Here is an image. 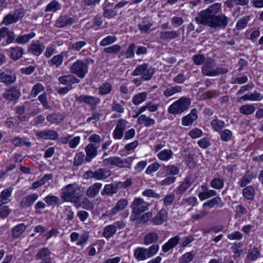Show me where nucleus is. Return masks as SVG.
<instances>
[{
    "instance_id": "1",
    "label": "nucleus",
    "mask_w": 263,
    "mask_h": 263,
    "mask_svg": "<svg viewBox=\"0 0 263 263\" xmlns=\"http://www.w3.org/2000/svg\"><path fill=\"white\" fill-rule=\"evenodd\" d=\"M83 194V191L79 185L76 183L69 184L62 189L61 197L65 201L77 204Z\"/></svg>"
},
{
    "instance_id": "2",
    "label": "nucleus",
    "mask_w": 263,
    "mask_h": 263,
    "mask_svg": "<svg viewBox=\"0 0 263 263\" xmlns=\"http://www.w3.org/2000/svg\"><path fill=\"white\" fill-rule=\"evenodd\" d=\"M219 3H215L210 6L208 9L201 11L196 17L195 20L199 24H202L211 27L213 19L215 15L221 9Z\"/></svg>"
},
{
    "instance_id": "3",
    "label": "nucleus",
    "mask_w": 263,
    "mask_h": 263,
    "mask_svg": "<svg viewBox=\"0 0 263 263\" xmlns=\"http://www.w3.org/2000/svg\"><path fill=\"white\" fill-rule=\"evenodd\" d=\"M158 245H152L148 248L137 247L134 250V256L137 261H143L155 256L158 252Z\"/></svg>"
},
{
    "instance_id": "4",
    "label": "nucleus",
    "mask_w": 263,
    "mask_h": 263,
    "mask_svg": "<svg viewBox=\"0 0 263 263\" xmlns=\"http://www.w3.org/2000/svg\"><path fill=\"white\" fill-rule=\"evenodd\" d=\"M133 159L132 157H128L126 159L122 158L119 157H111L105 159L102 164L105 166H115L118 167H128L130 168L132 165Z\"/></svg>"
},
{
    "instance_id": "5",
    "label": "nucleus",
    "mask_w": 263,
    "mask_h": 263,
    "mask_svg": "<svg viewBox=\"0 0 263 263\" xmlns=\"http://www.w3.org/2000/svg\"><path fill=\"white\" fill-rule=\"evenodd\" d=\"M190 99L182 97L171 105L168 108V111L170 114L173 115L180 114L187 109L190 107Z\"/></svg>"
},
{
    "instance_id": "6",
    "label": "nucleus",
    "mask_w": 263,
    "mask_h": 263,
    "mask_svg": "<svg viewBox=\"0 0 263 263\" xmlns=\"http://www.w3.org/2000/svg\"><path fill=\"white\" fill-rule=\"evenodd\" d=\"M88 61L86 59H83L74 62L70 68V71L79 78H84L88 72Z\"/></svg>"
},
{
    "instance_id": "7",
    "label": "nucleus",
    "mask_w": 263,
    "mask_h": 263,
    "mask_svg": "<svg viewBox=\"0 0 263 263\" xmlns=\"http://www.w3.org/2000/svg\"><path fill=\"white\" fill-rule=\"evenodd\" d=\"M214 63L211 59H208L202 69V73L208 76L213 77L221 73H226L228 70L225 68H216L214 69Z\"/></svg>"
},
{
    "instance_id": "8",
    "label": "nucleus",
    "mask_w": 263,
    "mask_h": 263,
    "mask_svg": "<svg viewBox=\"0 0 263 263\" xmlns=\"http://www.w3.org/2000/svg\"><path fill=\"white\" fill-rule=\"evenodd\" d=\"M154 73V69L148 68V65L146 63H144L137 66L135 69L132 72V75L137 76L142 74L143 78L146 80H148L151 79Z\"/></svg>"
},
{
    "instance_id": "9",
    "label": "nucleus",
    "mask_w": 263,
    "mask_h": 263,
    "mask_svg": "<svg viewBox=\"0 0 263 263\" xmlns=\"http://www.w3.org/2000/svg\"><path fill=\"white\" fill-rule=\"evenodd\" d=\"M149 206V203L145 202L141 198H136L134 200L131 205V208L133 213L136 215H138L142 212L147 211L148 209Z\"/></svg>"
},
{
    "instance_id": "10",
    "label": "nucleus",
    "mask_w": 263,
    "mask_h": 263,
    "mask_svg": "<svg viewBox=\"0 0 263 263\" xmlns=\"http://www.w3.org/2000/svg\"><path fill=\"white\" fill-rule=\"evenodd\" d=\"M128 201L126 199H121L116 203L114 207L108 210L105 213V215L111 217L123 211L127 206Z\"/></svg>"
},
{
    "instance_id": "11",
    "label": "nucleus",
    "mask_w": 263,
    "mask_h": 263,
    "mask_svg": "<svg viewBox=\"0 0 263 263\" xmlns=\"http://www.w3.org/2000/svg\"><path fill=\"white\" fill-rule=\"evenodd\" d=\"M21 96V92L16 87L12 86L5 90L3 94V97L6 100L9 101H15Z\"/></svg>"
},
{
    "instance_id": "12",
    "label": "nucleus",
    "mask_w": 263,
    "mask_h": 263,
    "mask_svg": "<svg viewBox=\"0 0 263 263\" xmlns=\"http://www.w3.org/2000/svg\"><path fill=\"white\" fill-rule=\"evenodd\" d=\"M141 114L139 113L138 110L136 115L133 116L134 118H137L138 124L143 125L145 127H149L155 124V120L154 119L146 116L145 115Z\"/></svg>"
},
{
    "instance_id": "13",
    "label": "nucleus",
    "mask_w": 263,
    "mask_h": 263,
    "mask_svg": "<svg viewBox=\"0 0 263 263\" xmlns=\"http://www.w3.org/2000/svg\"><path fill=\"white\" fill-rule=\"evenodd\" d=\"M36 135L39 139L51 140H55L59 137L58 133L52 130H44L38 132L36 133Z\"/></svg>"
},
{
    "instance_id": "14",
    "label": "nucleus",
    "mask_w": 263,
    "mask_h": 263,
    "mask_svg": "<svg viewBox=\"0 0 263 263\" xmlns=\"http://www.w3.org/2000/svg\"><path fill=\"white\" fill-rule=\"evenodd\" d=\"M59 140L61 143H68L69 147L74 148L80 144L81 137L76 136L72 138V136L69 135L66 137H62Z\"/></svg>"
},
{
    "instance_id": "15",
    "label": "nucleus",
    "mask_w": 263,
    "mask_h": 263,
    "mask_svg": "<svg viewBox=\"0 0 263 263\" xmlns=\"http://www.w3.org/2000/svg\"><path fill=\"white\" fill-rule=\"evenodd\" d=\"M69 56L67 51H62L59 54L54 55L51 60L48 61V64L50 66H55L56 67H59L62 65L64 57Z\"/></svg>"
},
{
    "instance_id": "16",
    "label": "nucleus",
    "mask_w": 263,
    "mask_h": 263,
    "mask_svg": "<svg viewBox=\"0 0 263 263\" xmlns=\"http://www.w3.org/2000/svg\"><path fill=\"white\" fill-rule=\"evenodd\" d=\"M76 101L80 103H85L91 105H96L100 102L98 97L88 95H82L76 98Z\"/></svg>"
},
{
    "instance_id": "17",
    "label": "nucleus",
    "mask_w": 263,
    "mask_h": 263,
    "mask_svg": "<svg viewBox=\"0 0 263 263\" xmlns=\"http://www.w3.org/2000/svg\"><path fill=\"white\" fill-rule=\"evenodd\" d=\"M211 27L213 28H224L228 25V23L227 17L224 15L222 14L218 15H215Z\"/></svg>"
},
{
    "instance_id": "18",
    "label": "nucleus",
    "mask_w": 263,
    "mask_h": 263,
    "mask_svg": "<svg viewBox=\"0 0 263 263\" xmlns=\"http://www.w3.org/2000/svg\"><path fill=\"white\" fill-rule=\"evenodd\" d=\"M200 187L202 192H200L198 196L202 201L216 195V192L213 190H209L205 184L201 185Z\"/></svg>"
},
{
    "instance_id": "19",
    "label": "nucleus",
    "mask_w": 263,
    "mask_h": 263,
    "mask_svg": "<svg viewBox=\"0 0 263 263\" xmlns=\"http://www.w3.org/2000/svg\"><path fill=\"white\" fill-rule=\"evenodd\" d=\"M197 118L196 109H193L189 114L182 118V124L184 126H190L197 120Z\"/></svg>"
},
{
    "instance_id": "20",
    "label": "nucleus",
    "mask_w": 263,
    "mask_h": 263,
    "mask_svg": "<svg viewBox=\"0 0 263 263\" xmlns=\"http://www.w3.org/2000/svg\"><path fill=\"white\" fill-rule=\"evenodd\" d=\"M86 160L90 162L97 155V147L92 143L88 144L85 147Z\"/></svg>"
},
{
    "instance_id": "21",
    "label": "nucleus",
    "mask_w": 263,
    "mask_h": 263,
    "mask_svg": "<svg viewBox=\"0 0 263 263\" xmlns=\"http://www.w3.org/2000/svg\"><path fill=\"white\" fill-rule=\"evenodd\" d=\"M180 239V237L178 235L171 238L167 242L162 246V250L164 252L169 251L178 244Z\"/></svg>"
},
{
    "instance_id": "22",
    "label": "nucleus",
    "mask_w": 263,
    "mask_h": 263,
    "mask_svg": "<svg viewBox=\"0 0 263 263\" xmlns=\"http://www.w3.org/2000/svg\"><path fill=\"white\" fill-rule=\"evenodd\" d=\"M102 186V183L99 182L90 185L87 190V196L89 198H94L99 194Z\"/></svg>"
},
{
    "instance_id": "23",
    "label": "nucleus",
    "mask_w": 263,
    "mask_h": 263,
    "mask_svg": "<svg viewBox=\"0 0 263 263\" xmlns=\"http://www.w3.org/2000/svg\"><path fill=\"white\" fill-rule=\"evenodd\" d=\"M167 219V212L164 209H162L156 215L153 220L155 224H161Z\"/></svg>"
},
{
    "instance_id": "24",
    "label": "nucleus",
    "mask_w": 263,
    "mask_h": 263,
    "mask_svg": "<svg viewBox=\"0 0 263 263\" xmlns=\"http://www.w3.org/2000/svg\"><path fill=\"white\" fill-rule=\"evenodd\" d=\"M159 107V104L154 103L153 102H148L139 108V113L142 114L145 110H147L150 112L157 111Z\"/></svg>"
},
{
    "instance_id": "25",
    "label": "nucleus",
    "mask_w": 263,
    "mask_h": 263,
    "mask_svg": "<svg viewBox=\"0 0 263 263\" xmlns=\"http://www.w3.org/2000/svg\"><path fill=\"white\" fill-rule=\"evenodd\" d=\"M157 156L161 161H168L173 158V152L171 149H164L158 152Z\"/></svg>"
},
{
    "instance_id": "26",
    "label": "nucleus",
    "mask_w": 263,
    "mask_h": 263,
    "mask_svg": "<svg viewBox=\"0 0 263 263\" xmlns=\"http://www.w3.org/2000/svg\"><path fill=\"white\" fill-rule=\"evenodd\" d=\"M59 81L61 84L64 85L78 83L80 81L78 79L72 75L61 76L59 78Z\"/></svg>"
},
{
    "instance_id": "27",
    "label": "nucleus",
    "mask_w": 263,
    "mask_h": 263,
    "mask_svg": "<svg viewBox=\"0 0 263 263\" xmlns=\"http://www.w3.org/2000/svg\"><path fill=\"white\" fill-rule=\"evenodd\" d=\"M15 75L13 73L2 72L0 73V80L7 85H9L15 81Z\"/></svg>"
},
{
    "instance_id": "28",
    "label": "nucleus",
    "mask_w": 263,
    "mask_h": 263,
    "mask_svg": "<svg viewBox=\"0 0 263 263\" xmlns=\"http://www.w3.org/2000/svg\"><path fill=\"white\" fill-rule=\"evenodd\" d=\"M147 95V93L145 91L138 93L133 97L132 101L134 105H139L146 100Z\"/></svg>"
},
{
    "instance_id": "29",
    "label": "nucleus",
    "mask_w": 263,
    "mask_h": 263,
    "mask_svg": "<svg viewBox=\"0 0 263 263\" xmlns=\"http://www.w3.org/2000/svg\"><path fill=\"white\" fill-rule=\"evenodd\" d=\"M218 205L219 207H222L223 203L221 201V199L219 197H216L213 199L205 202L203 204V208L208 206L210 208L214 207L215 206Z\"/></svg>"
},
{
    "instance_id": "30",
    "label": "nucleus",
    "mask_w": 263,
    "mask_h": 263,
    "mask_svg": "<svg viewBox=\"0 0 263 263\" xmlns=\"http://www.w3.org/2000/svg\"><path fill=\"white\" fill-rule=\"evenodd\" d=\"M192 182L189 178H185L177 188V194H181L185 192L191 186Z\"/></svg>"
},
{
    "instance_id": "31",
    "label": "nucleus",
    "mask_w": 263,
    "mask_h": 263,
    "mask_svg": "<svg viewBox=\"0 0 263 263\" xmlns=\"http://www.w3.org/2000/svg\"><path fill=\"white\" fill-rule=\"evenodd\" d=\"M153 25V23L150 21H143L138 25V28L142 33H147L154 30L153 29H151Z\"/></svg>"
},
{
    "instance_id": "32",
    "label": "nucleus",
    "mask_w": 263,
    "mask_h": 263,
    "mask_svg": "<svg viewBox=\"0 0 263 263\" xmlns=\"http://www.w3.org/2000/svg\"><path fill=\"white\" fill-rule=\"evenodd\" d=\"M182 88L180 86H170L164 91L163 95L166 97H170L181 91Z\"/></svg>"
},
{
    "instance_id": "33",
    "label": "nucleus",
    "mask_w": 263,
    "mask_h": 263,
    "mask_svg": "<svg viewBox=\"0 0 263 263\" xmlns=\"http://www.w3.org/2000/svg\"><path fill=\"white\" fill-rule=\"evenodd\" d=\"M26 227L23 223L18 224L12 229V235L14 238H18L26 230Z\"/></svg>"
},
{
    "instance_id": "34",
    "label": "nucleus",
    "mask_w": 263,
    "mask_h": 263,
    "mask_svg": "<svg viewBox=\"0 0 263 263\" xmlns=\"http://www.w3.org/2000/svg\"><path fill=\"white\" fill-rule=\"evenodd\" d=\"M13 191L12 187H9L4 190L1 193L0 201H2L4 204L7 203L10 201L9 198L11 197Z\"/></svg>"
},
{
    "instance_id": "35",
    "label": "nucleus",
    "mask_w": 263,
    "mask_h": 263,
    "mask_svg": "<svg viewBox=\"0 0 263 263\" xmlns=\"http://www.w3.org/2000/svg\"><path fill=\"white\" fill-rule=\"evenodd\" d=\"M110 172L104 168H100L95 171V178L96 180L105 179L110 176Z\"/></svg>"
},
{
    "instance_id": "36",
    "label": "nucleus",
    "mask_w": 263,
    "mask_h": 263,
    "mask_svg": "<svg viewBox=\"0 0 263 263\" xmlns=\"http://www.w3.org/2000/svg\"><path fill=\"white\" fill-rule=\"evenodd\" d=\"M116 233V228L112 224L105 227L103 230L102 235L106 238H109Z\"/></svg>"
},
{
    "instance_id": "37",
    "label": "nucleus",
    "mask_w": 263,
    "mask_h": 263,
    "mask_svg": "<svg viewBox=\"0 0 263 263\" xmlns=\"http://www.w3.org/2000/svg\"><path fill=\"white\" fill-rule=\"evenodd\" d=\"M61 8V5L59 3L55 0L50 2L46 7V12H56L60 10Z\"/></svg>"
},
{
    "instance_id": "38",
    "label": "nucleus",
    "mask_w": 263,
    "mask_h": 263,
    "mask_svg": "<svg viewBox=\"0 0 263 263\" xmlns=\"http://www.w3.org/2000/svg\"><path fill=\"white\" fill-rule=\"evenodd\" d=\"M211 125L214 131L220 132L225 126L226 124L224 121L218 119H215L211 121Z\"/></svg>"
},
{
    "instance_id": "39",
    "label": "nucleus",
    "mask_w": 263,
    "mask_h": 263,
    "mask_svg": "<svg viewBox=\"0 0 263 263\" xmlns=\"http://www.w3.org/2000/svg\"><path fill=\"white\" fill-rule=\"evenodd\" d=\"M23 54V49L21 47L11 48L10 49V57L13 60L21 58Z\"/></svg>"
},
{
    "instance_id": "40",
    "label": "nucleus",
    "mask_w": 263,
    "mask_h": 263,
    "mask_svg": "<svg viewBox=\"0 0 263 263\" xmlns=\"http://www.w3.org/2000/svg\"><path fill=\"white\" fill-rule=\"evenodd\" d=\"M112 88V85L108 82H105L99 87V92L101 95H105L110 92Z\"/></svg>"
},
{
    "instance_id": "41",
    "label": "nucleus",
    "mask_w": 263,
    "mask_h": 263,
    "mask_svg": "<svg viewBox=\"0 0 263 263\" xmlns=\"http://www.w3.org/2000/svg\"><path fill=\"white\" fill-rule=\"evenodd\" d=\"M178 36L176 31H162L160 33V37L162 40H171Z\"/></svg>"
},
{
    "instance_id": "42",
    "label": "nucleus",
    "mask_w": 263,
    "mask_h": 263,
    "mask_svg": "<svg viewBox=\"0 0 263 263\" xmlns=\"http://www.w3.org/2000/svg\"><path fill=\"white\" fill-rule=\"evenodd\" d=\"M241 247L242 245L240 243H234L231 247L234 257H240L243 254V251L241 249Z\"/></svg>"
},
{
    "instance_id": "43",
    "label": "nucleus",
    "mask_w": 263,
    "mask_h": 263,
    "mask_svg": "<svg viewBox=\"0 0 263 263\" xmlns=\"http://www.w3.org/2000/svg\"><path fill=\"white\" fill-rule=\"evenodd\" d=\"M12 143L16 146H22L25 145L30 146L31 145L30 142L27 141L26 139L14 137L12 139Z\"/></svg>"
},
{
    "instance_id": "44",
    "label": "nucleus",
    "mask_w": 263,
    "mask_h": 263,
    "mask_svg": "<svg viewBox=\"0 0 263 263\" xmlns=\"http://www.w3.org/2000/svg\"><path fill=\"white\" fill-rule=\"evenodd\" d=\"M255 107L253 105L246 104L241 106L239 108L240 112L246 115L253 114L255 111Z\"/></svg>"
},
{
    "instance_id": "45",
    "label": "nucleus",
    "mask_w": 263,
    "mask_h": 263,
    "mask_svg": "<svg viewBox=\"0 0 263 263\" xmlns=\"http://www.w3.org/2000/svg\"><path fill=\"white\" fill-rule=\"evenodd\" d=\"M47 119L51 124H58L63 121V118L60 114H52L48 116Z\"/></svg>"
},
{
    "instance_id": "46",
    "label": "nucleus",
    "mask_w": 263,
    "mask_h": 263,
    "mask_svg": "<svg viewBox=\"0 0 263 263\" xmlns=\"http://www.w3.org/2000/svg\"><path fill=\"white\" fill-rule=\"evenodd\" d=\"M158 236L156 233H150L146 234L144 237V243L145 245H149L156 241L158 240Z\"/></svg>"
},
{
    "instance_id": "47",
    "label": "nucleus",
    "mask_w": 263,
    "mask_h": 263,
    "mask_svg": "<svg viewBox=\"0 0 263 263\" xmlns=\"http://www.w3.org/2000/svg\"><path fill=\"white\" fill-rule=\"evenodd\" d=\"M117 192L116 188L111 184H106L104 186L103 191L102 192V195H107L111 196Z\"/></svg>"
},
{
    "instance_id": "48",
    "label": "nucleus",
    "mask_w": 263,
    "mask_h": 263,
    "mask_svg": "<svg viewBox=\"0 0 263 263\" xmlns=\"http://www.w3.org/2000/svg\"><path fill=\"white\" fill-rule=\"evenodd\" d=\"M117 38L114 35H109L101 40L100 44L101 46H106L115 43Z\"/></svg>"
},
{
    "instance_id": "49",
    "label": "nucleus",
    "mask_w": 263,
    "mask_h": 263,
    "mask_svg": "<svg viewBox=\"0 0 263 263\" xmlns=\"http://www.w3.org/2000/svg\"><path fill=\"white\" fill-rule=\"evenodd\" d=\"M33 203V195H30L24 198L21 202V207L25 209L27 208Z\"/></svg>"
},
{
    "instance_id": "50",
    "label": "nucleus",
    "mask_w": 263,
    "mask_h": 263,
    "mask_svg": "<svg viewBox=\"0 0 263 263\" xmlns=\"http://www.w3.org/2000/svg\"><path fill=\"white\" fill-rule=\"evenodd\" d=\"M198 200L196 197L191 196L185 199L182 201V204L184 206L192 205L195 206L198 204Z\"/></svg>"
},
{
    "instance_id": "51",
    "label": "nucleus",
    "mask_w": 263,
    "mask_h": 263,
    "mask_svg": "<svg viewBox=\"0 0 263 263\" xmlns=\"http://www.w3.org/2000/svg\"><path fill=\"white\" fill-rule=\"evenodd\" d=\"M33 37V33H30L28 34L24 35H20L15 39V42L18 44H25L27 43L29 40Z\"/></svg>"
},
{
    "instance_id": "52",
    "label": "nucleus",
    "mask_w": 263,
    "mask_h": 263,
    "mask_svg": "<svg viewBox=\"0 0 263 263\" xmlns=\"http://www.w3.org/2000/svg\"><path fill=\"white\" fill-rule=\"evenodd\" d=\"M244 197L249 200H252L254 198V189L251 186L245 187L243 190Z\"/></svg>"
},
{
    "instance_id": "53",
    "label": "nucleus",
    "mask_w": 263,
    "mask_h": 263,
    "mask_svg": "<svg viewBox=\"0 0 263 263\" xmlns=\"http://www.w3.org/2000/svg\"><path fill=\"white\" fill-rule=\"evenodd\" d=\"M260 254V253L258 249L254 248L249 251L247 257L252 260H256L259 257Z\"/></svg>"
},
{
    "instance_id": "54",
    "label": "nucleus",
    "mask_w": 263,
    "mask_h": 263,
    "mask_svg": "<svg viewBox=\"0 0 263 263\" xmlns=\"http://www.w3.org/2000/svg\"><path fill=\"white\" fill-rule=\"evenodd\" d=\"M249 20V16H246L239 20L236 24V27L237 29L242 30L245 28L247 25Z\"/></svg>"
},
{
    "instance_id": "55",
    "label": "nucleus",
    "mask_w": 263,
    "mask_h": 263,
    "mask_svg": "<svg viewBox=\"0 0 263 263\" xmlns=\"http://www.w3.org/2000/svg\"><path fill=\"white\" fill-rule=\"evenodd\" d=\"M220 134L222 140L224 141H228L232 137V132L228 129L220 131Z\"/></svg>"
},
{
    "instance_id": "56",
    "label": "nucleus",
    "mask_w": 263,
    "mask_h": 263,
    "mask_svg": "<svg viewBox=\"0 0 263 263\" xmlns=\"http://www.w3.org/2000/svg\"><path fill=\"white\" fill-rule=\"evenodd\" d=\"M194 255L191 252L183 254L179 259V263H189L191 261L193 258Z\"/></svg>"
},
{
    "instance_id": "57",
    "label": "nucleus",
    "mask_w": 263,
    "mask_h": 263,
    "mask_svg": "<svg viewBox=\"0 0 263 263\" xmlns=\"http://www.w3.org/2000/svg\"><path fill=\"white\" fill-rule=\"evenodd\" d=\"M45 201L50 205H53L57 204L59 201V198L53 195H49L44 198Z\"/></svg>"
},
{
    "instance_id": "58",
    "label": "nucleus",
    "mask_w": 263,
    "mask_h": 263,
    "mask_svg": "<svg viewBox=\"0 0 263 263\" xmlns=\"http://www.w3.org/2000/svg\"><path fill=\"white\" fill-rule=\"evenodd\" d=\"M17 22L13 13H10L6 15L3 19L2 24L8 25Z\"/></svg>"
},
{
    "instance_id": "59",
    "label": "nucleus",
    "mask_w": 263,
    "mask_h": 263,
    "mask_svg": "<svg viewBox=\"0 0 263 263\" xmlns=\"http://www.w3.org/2000/svg\"><path fill=\"white\" fill-rule=\"evenodd\" d=\"M89 238V234L87 232L83 233L81 236H79V238L77 242V246H83L86 244Z\"/></svg>"
},
{
    "instance_id": "60",
    "label": "nucleus",
    "mask_w": 263,
    "mask_h": 263,
    "mask_svg": "<svg viewBox=\"0 0 263 263\" xmlns=\"http://www.w3.org/2000/svg\"><path fill=\"white\" fill-rule=\"evenodd\" d=\"M121 46L119 45H114L112 46L106 47L104 49V51L107 53L116 54L121 50Z\"/></svg>"
},
{
    "instance_id": "61",
    "label": "nucleus",
    "mask_w": 263,
    "mask_h": 263,
    "mask_svg": "<svg viewBox=\"0 0 263 263\" xmlns=\"http://www.w3.org/2000/svg\"><path fill=\"white\" fill-rule=\"evenodd\" d=\"M211 186L215 189H221L223 186V182L221 179L215 178L211 182Z\"/></svg>"
},
{
    "instance_id": "62",
    "label": "nucleus",
    "mask_w": 263,
    "mask_h": 263,
    "mask_svg": "<svg viewBox=\"0 0 263 263\" xmlns=\"http://www.w3.org/2000/svg\"><path fill=\"white\" fill-rule=\"evenodd\" d=\"M165 170L168 174L172 175H177L179 172V168L174 165L165 166Z\"/></svg>"
},
{
    "instance_id": "63",
    "label": "nucleus",
    "mask_w": 263,
    "mask_h": 263,
    "mask_svg": "<svg viewBox=\"0 0 263 263\" xmlns=\"http://www.w3.org/2000/svg\"><path fill=\"white\" fill-rule=\"evenodd\" d=\"M84 159V154L83 152H80L76 154L74 161L73 165L75 166L80 165Z\"/></svg>"
},
{
    "instance_id": "64",
    "label": "nucleus",
    "mask_w": 263,
    "mask_h": 263,
    "mask_svg": "<svg viewBox=\"0 0 263 263\" xmlns=\"http://www.w3.org/2000/svg\"><path fill=\"white\" fill-rule=\"evenodd\" d=\"M175 199V195L173 193H170L165 196L163 198V203L165 206L171 205Z\"/></svg>"
}]
</instances>
